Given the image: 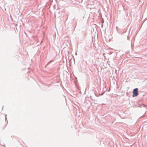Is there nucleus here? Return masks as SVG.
Instances as JSON below:
<instances>
[{
    "label": "nucleus",
    "mask_w": 147,
    "mask_h": 147,
    "mask_svg": "<svg viewBox=\"0 0 147 147\" xmlns=\"http://www.w3.org/2000/svg\"><path fill=\"white\" fill-rule=\"evenodd\" d=\"M138 95V89L137 88H136L133 90V97L136 96Z\"/></svg>",
    "instance_id": "1"
},
{
    "label": "nucleus",
    "mask_w": 147,
    "mask_h": 147,
    "mask_svg": "<svg viewBox=\"0 0 147 147\" xmlns=\"http://www.w3.org/2000/svg\"><path fill=\"white\" fill-rule=\"evenodd\" d=\"M75 54V55H77V52H76Z\"/></svg>",
    "instance_id": "2"
},
{
    "label": "nucleus",
    "mask_w": 147,
    "mask_h": 147,
    "mask_svg": "<svg viewBox=\"0 0 147 147\" xmlns=\"http://www.w3.org/2000/svg\"><path fill=\"white\" fill-rule=\"evenodd\" d=\"M50 63V61L47 64V65H48V64H49V63Z\"/></svg>",
    "instance_id": "3"
}]
</instances>
